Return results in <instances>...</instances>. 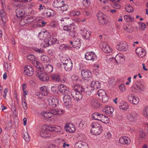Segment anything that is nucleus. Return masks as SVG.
<instances>
[{
    "instance_id": "f257e3e1",
    "label": "nucleus",
    "mask_w": 148,
    "mask_h": 148,
    "mask_svg": "<svg viewBox=\"0 0 148 148\" xmlns=\"http://www.w3.org/2000/svg\"><path fill=\"white\" fill-rule=\"evenodd\" d=\"M97 19L99 21L100 25H107L109 23V21L105 15H103L101 12L98 13L96 14Z\"/></svg>"
},
{
    "instance_id": "f03ea898",
    "label": "nucleus",
    "mask_w": 148,
    "mask_h": 148,
    "mask_svg": "<svg viewBox=\"0 0 148 148\" xmlns=\"http://www.w3.org/2000/svg\"><path fill=\"white\" fill-rule=\"evenodd\" d=\"M47 101L49 106H52L53 107H56L58 104V99L54 96L48 97Z\"/></svg>"
},
{
    "instance_id": "7ed1b4c3",
    "label": "nucleus",
    "mask_w": 148,
    "mask_h": 148,
    "mask_svg": "<svg viewBox=\"0 0 148 148\" xmlns=\"http://www.w3.org/2000/svg\"><path fill=\"white\" fill-rule=\"evenodd\" d=\"M100 47L102 51L105 53H111L112 49L111 48L106 42H103L100 44Z\"/></svg>"
},
{
    "instance_id": "20e7f679",
    "label": "nucleus",
    "mask_w": 148,
    "mask_h": 148,
    "mask_svg": "<svg viewBox=\"0 0 148 148\" xmlns=\"http://www.w3.org/2000/svg\"><path fill=\"white\" fill-rule=\"evenodd\" d=\"M128 100L130 102L135 105L137 104L139 101L138 98L135 97L133 94H130L128 95Z\"/></svg>"
},
{
    "instance_id": "39448f33",
    "label": "nucleus",
    "mask_w": 148,
    "mask_h": 148,
    "mask_svg": "<svg viewBox=\"0 0 148 148\" xmlns=\"http://www.w3.org/2000/svg\"><path fill=\"white\" fill-rule=\"evenodd\" d=\"M71 94L73 98L77 101L81 100L83 97L82 94L80 92H78L75 90H71Z\"/></svg>"
},
{
    "instance_id": "423d86ee",
    "label": "nucleus",
    "mask_w": 148,
    "mask_h": 148,
    "mask_svg": "<svg viewBox=\"0 0 148 148\" xmlns=\"http://www.w3.org/2000/svg\"><path fill=\"white\" fill-rule=\"evenodd\" d=\"M61 21L62 22L63 21H65L63 23L64 25L69 24V25H64L63 27V29L65 31H69L71 29V26L73 25V23H71L70 22L68 21L66 18H62L61 19Z\"/></svg>"
},
{
    "instance_id": "0eeeda50",
    "label": "nucleus",
    "mask_w": 148,
    "mask_h": 148,
    "mask_svg": "<svg viewBox=\"0 0 148 148\" xmlns=\"http://www.w3.org/2000/svg\"><path fill=\"white\" fill-rule=\"evenodd\" d=\"M63 100L64 105L65 106L69 108L71 106V98L70 95H65L63 97Z\"/></svg>"
},
{
    "instance_id": "6e6552de",
    "label": "nucleus",
    "mask_w": 148,
    "mask_h": 148,
    "mask_svg": "<svg viewBox=\"0 0 148 148\" xmlns=\"http://www.w3.org/2000/svg\"><path fill=\"white\" fill-rule=\"evenodd\" d=\"M34 73L33 69L29 66H26L24 67V73L27 76H31Z\"/></svg>"
},
{
    "instance_id": "1a4fd4ad",
    "label": "nucleus",
    "mask_w": 148,
    "mask_h": 148,
    "mask_svg": "<svg viewBox=\"0 0 148 148\" xmlns=\"http://www.w3.org/2000/svg\"><path fill=\"white\" fill-rule=\"evenodd\" d=\"M40 135L42 137L46 138L51 136V131L49 127L47 129H42L40 132Z\"/></svg>"
},
{
    "instance_id": "9d476101",
    "label": "nucleus",
    "mask_w": 148,
    "mask_h": 148,
    "mask_svg": "<svg viewBox=\"0 0 148 148\" xmlns=\"http://www.w3.org/2000/svg\"><path fill=\"white\" fill-rule=\"evenodd\" d=\"M68 64H60V67L61 69H64L67 71H71L72 68V63L71 61H70Z\"/></svg>"
},
{
    "instance_id": "9b49d317",
    "label": "nucleus",
    "mask_w": 148,
    "mask_h": 148,
    "mask_svg": "<svg viewBox=\"0 0 148 148\" xmlns=\"http://www.w3.org/2000/svg\"><path fill=\"white\" fill-rule=\"evenodd\" d=\"M37 76L40 81H47L49 79V75L45 73H39L37 74Z\"/></svg>"
},
{
    "instance_id": "f8f14e48",
    "label": "nucleus",
    "mask_w": 148,
    "mask_h": 148,
    "mask_svg": "<svg viewBox=\"0 0 148 148\" xmlns=\"http://www.w3.org/2000/svg\"><path fill=\"white\" fill-rule=\"evenodd\" d=\"M136 52L138 56L140 58L144 57L146 54V52L143 48L141 47H139L136 49Z\"/></svg>"
},
{
    "instance_id": "ddd939ff",
    "label": "nucleus",
    "mask_w": 148,
    "mask_h": 148,
    "mask_svg": "<svg viewBox=\"0 0 148 148\" xmlns=\"http://www.w3.org/2000/svg\"><path fill=\"white\" fill-rule=\"evenodd\" d=\"M81 75L84 79L90 77L91 76V72L87 69L83 70L81 71Z\"/></svg>"
},
{
    "instance_id": "4468645a",
    "label": "nucleus",
    "mask_w": 148,
    "mask_h": 148,
    "mask_svg": "<svg viewBox=\"0 0 148 148\" xmlns=\"http://www.w3.org/2000/svg\"><path fill=\"white\" fill-rule=\"evenodd\" d=\"M75 148H88V144L84 142L79 141L75 144Z\"/></svg>"
},
{
    "instance_id": "2eb2a0df",
    "label": "nucleus",
    "mask_w": 148,
    "mask_h": 148,
    "mask_svg": "<svg viewBox=\"0 0 148 148\" xmlns=\"http://www.w3.org/2000/svg\"><path fill=\"white\" fill-rule=\"evenodd\" d=\"M117 47L118 50L122 51H126L128 48L126 43L125 42L119 43V44L117 45Z\"/></svg>"
},
{
    "instance_id": "dca6fc26",
    "label": "nucleus",
    "mask_w": 148,
    "mask_h": 148,
    "mask_svg": "<svg viewBox=\"0 0 148 148\" xmlns=\"http://www.w3.org/2000/svg\"><path fill=\"white\" fill-rule=\"evenodd\" d=\"M16 16L18 18L22 19L24 18L25 11L22 9H17L16 11Z\"/></svg>"
},
{
    "instance_id": "f3484780",
    "label": "nucleus",
    "mask_w": 148,
    "mask_h": 148,
    "mask_svg": "<svg viewBox=\"0 0 148 148\" xmlns=\"http://www.w3.org/2000/svg\"><path fill=\"white\" fill-rule=\"evenodd\" d=\"M119 142L123 145L128 144L130 143L131 140L130 138L126 136H123L120 138Z\"/></svg>"
},
{
    "instance_id": "a211bd4d",
    "label": "nucleus",
    "mask_w": 148,
    "mask_h": 148,
    "mask_svg": "<svg viewBox=\"0 0 148 148\" xmlns=\"http://www.w3.org/2000/svg\"><path fill=\"white\" fill-rule=\"evenodd\" d=\"M113 111V108L108 106H106L105 108L103 109V112L110 116H111Z\"/></svg>"
},
{
    "instance_id": "6ab92c4d",
    "label": "nucleus",
    "mask_w": 148,
    "mask_h": 148,
    "mask_svg": "<svg viewBox=\"0 0 148 148\" xmlns=\"http://www.w3.org/2000/svg\"><path fill=\"white\" fill-rule=\"evenodd\" d=\"M58 88L59 90L62 93L66 94L69 92L68 88L62 84L59 85Z\"/></svg>"
},
{
    "instance_id": "aec40b11",
    "label": "nucleus",
    "mask_w": 148,
    "mask_h": 148,
    "mask_svg": "<svg viewBox=\"0 0 148 148\" xmlns=\"http://www.w3.org/2000/svg\"><path fill=\"white\" fill-rule=\"evenodd\" d=\"M96 56L93 52H88L86 53L85 55L86 59L88 60H92L93 61L96 58Z\"/></svg>"
},
{
    "instance_id": "412c9836",
    "label": "nucleus",
    "mask_w": 148,
    "mask_h": 148,
    "mask_svg": "<svg viewBox=\"0 0 148 148\" xmlns=\"http://www.w3.org/2000/svg\"><path fill=\"white\" fill-rule=\"evenodd\" d=\"M64 4V1L61 0H55L53 3V5L56 8H60Z\"/></svg>"
},
{
    "instance_id": "4be33fe9",
    "label": "nucleus",
    "mask_w": 148,
    "mask_h": 148,
    "mask_svg": "<svg viewBox=\"0 0 148 148\" xmlns=\"http://www.w3.org/2000/svg\"><path fill=\"white\" fill-rule=\"evenodd\" d=\"M102 127L101 126L94 129H91V132L93 135H99L101 133L102 131Z\"/></svg>"
},
{
    "instance_id": "5701e85b",
    "label": "nucleus",
    "mask_w": 148,
    "mask_h": 148,
    "mask_svg": "<svg viewBox=\"0 0 148 148\" xmlns=\"http://www.w3.org/2000/svg\"><path fill=\"white\" fill-rule=\"evenodd\" d=\"M60 61L62 62V63L59 64V66L60 64H67V63H69L68 62L70 61H71L70 58L67 57H66V56H62L60 59Z\"/></svg>"
},
{
    "instance_id": "b1692460",
    "label": "nucleus",
    "mask_w": 148,
    "mask_h": 148,
    "mask_svg": "<svg viewBox=\"0 0 148 148\" xmlns=\"http://www.w3.org/2000/svg\"><path fill=\"white\" fill-rule=\"evenodd\" d=\"M49 127L51 132L53 131L56 132H60L62 129L61 127L58 125H50Z\"/></svg>"
},
{
    "instance_id": "393cba45",
    "label": "nucleus",
    "mask_w": 148,
    "mask_h": 148,
    "mask_svg": "<svg viewBox=\"0 0 148 148\" xmlns=\"http://www.w3.org/2000/svg\"><path fill=\"white\" fill-rule=\"evenodd\" d=\"M112 2V5L113 8L116 9H119L121 7L120 5L118 3L116 2H119L121 0H110Z\"/></svg>"
},
{
    "instance_id": "a878e982",
    "label": "nucleus",
    "mask_w": 148,
    "mask_h": 148,
    "mask_svg": "<svg viewBox=\"0 0 148 148\" xmlns=\"http://www.w3.org/2000/svg\"><path fill=\"white\" fill-rule=\"evenodd\" d=\"M81 40L80 38H76L73 40V47L76 48H79L81 45Z\"/></svg>"
},
{
    "instance_id": "bb28decb",
    "label": "nucleus",
    "mask_w": 148,
    "mask_h": 148,
    "mask_svg": "<svg viewBox=\"0 0 148 148\" xmlns=\"http://www.w3.org/2000/svg\"><path fill=\"white\" fill-rule=\"evenodd\" d=\"M90 86L93 88L94 90L99 88L101 87L100 83L97 81H92L90 84Z\"/></svg>"
},
{
    "instance_id": "cd10ccee",
    "label": "nucleus",
    "mask_w": 148,
    "mask_h": 148,
    "mask_svg": "<svg viewBox=\"0 0 148 148\" xmlns=\"http://www.w3.org/2000/svg\"><path fill=\"white\" fill-rule=\"evenodd\" d=\"M65 128L67 132L70 133H73L75 131L74 126L71 124L66 125Z\"/></svg>"
},
{
    "instance_id": "c85d7f7f",
    "label": "nucleus",
    "mask_w": 148,
    "mask_h": 148,
    "mask_svg": "<svg viewBox=\"0 0 148 148\" xmlns=\"http://www.w3.org/2000/svg\"><path fill=\"white\" fill-rule=\"evenodd\" d=\"M73 89L72 90H75L78 92H83L84 91V89L83 88L81 85L77 84L74 85L73 86Z\"/></svg>"
},
{
    "instance_id": "c756f323",
    "label": "nucleus",
    "mask_w": 148,
    "mask_h": 148,
    "mask_svg": "<svg viewBox=\"0 0 148 148\" xmlns=\"http://www.w3.org/2000/svg\"><path fill=\"white\" fill-rule=\"evenodd\" d=\"M50 111L51 112L52 114L57 115L59 114L61 115L63 114L64 111L63 110H61L60 111L58 109H51Z\"/></svg>"
},
{
    "instance_id": "7c9ffc66",
    "label": "nucleus",
    "mask_w": 148,
    "mask_h": 148,
    "mask_svg": "<svg viewBox=\"0 0 148 148\" xmlns=\"http://www.w3.org/2000/svg\"><path fill=\"white\" fill-rule=\"evenodd\" d=\"M99 121L105 123H107L109 122V120L107 116L101 114Z\"/></svg>"
},
{
    "instance_id": "2f4dec72",
    "label": "nucleus",
    "mask_w": 148,
    "mask_h": 148,
    "mask_svg": "<svg viewBox=\"0 0 148 148\" xmlns=\"http://www.w3.org/2000/svg\"><path fill=\"white\" fill-rule=\"evenodd\" d=\"M137 114L135 112H133L128 114L127 117L129 120L133 121L134 120L135 118L137 117Z\"/></svg>"
},
{
    "instance_id": "473e14b6",
    "label": "nucleus",
    "mask_w": 148,
    "mask_h": 148,
    "mask_svg": "<svg viewBox=\"0 0 148 148\" xmlns=\"http://www.w3.org/2000/svg\"><path fill=\"white\" fill-rule=\"evenodd\" d=\"M44 14L48 17L53 16L55 14V13L54 11L51 9H47L45 11Z\"/></svg>"
},
{
    "instance_id": "72a5a7b5",
    "label": "nucleus",
    "mask_w": 148,
    "mask_h": 148,
    "mask_svg": "<svg viewBox=\"0 0 148 148\" xmlns=\"http://www.w3.org/2000/svg\"><path fill=\"white\" fill-rule=\"evenodd\" d=\"M91 106L95 108H97L100 106L98 100L96 99H93L91 101Z\"/></svg>"
},
{
    "instance_id": "f704fd0d",
    "label": "nucleus",
    "mask_w": 148,
    "mask_h": 148,
    "mask_svg": "<svg viewBox=\"0 0 148 148\" xmlns=\"http://www.w3.org/2000/svg\"><path fill=\"white\" fill-rule=\"evenodd\" d=\"M40 92L42 95H47L48 93L47 87L46 86H42L40 88Z\"/></svg>"
},
{
    "instance_id": "c9c22d12",
    "label": "nucleus",
    "mask_w": 148,
    "mask_h": 148,
    "mask_svg": "<svg viewBox=\"0 0 148 148\" xmlns=\"http://www.w3.org/2000/svg\"><path fill=\"white\" fill-rule=\"evenodd\" d=\"M119 108L123 110H126L129 108V104L127 102H123L119 106Z\"/></svg>"
},
{
    "instance_id": "e433bc0d",
    "label": "nucleus",
    "mask_w": 148,
    "mask_h": 148,
    "mask_svg": "<svg viewBox=\"0 0 148 148\" xmlns=\"http://www.w3.org/2000/svg\"><path fill=\"white\" fill-rule=\"evenodd\" d=\"M94 90L93 88H92L90 85V86H89L86 88L84 89V91L86 92V95H90L91 94V93Z\"/></svg>"
},
{
    "instance_id": "4c0bfd02",
    "label": "nucleus",
    "mask_w": 148,
    "mask_h": 148,
    "mask_svg": "<svg viewBox=\"0 0 148 148\" xmlns=\"http://www.w3.org/2000/svg\"><path fill=\"white\" fill-rule=\"evenodd\" d=\"M101 115L100 113L95 112L92 114L91 117L95 120L99 121Z\"/></svg>"
},
{
    "instance_id": "58836bf2",
    "label": "nucleus",
    "mask_w": 148,
    "mask_h": 148,
    "mask_svg": "<svg viewBox=\"0 0 148 148\" xmlns=\"http://www.w3.org/2000/svg\"><path fill=\"white\" fill-rule=\"evenodd\" d=\"M41 114L46 119H48L51 118L52 116V114L50 112H49L44 111L41 112Z\"/></svg>"
},
{
    "instance_id": "ea45409f",
    "label": "nucleus",
    "mask_w": 148,
    "mask_h": 148,
    "mask_svg": "<svg viewBox=\"0 0 148 148\" xmlns=\"http://www.w3.org/2000/svg\"><path fill=\"white\" fill-rule=\"evenodd\" d=\"M53 80L59 82L60 79V75L57 74H54L51 75V77Z\"/></svg>"
},
{
    "instance_id": "a19ab883",
    "label": "nucleus",
    "mask_w": 148,
    "mask_h": 148,
    "mask_svg": "<svg viewBox=\"0 0 148 148\" xmlns=\"http://www.w3.org/2000/svg\"><path fill=\"white\" fill-rule=\"evenodd\" d=\"M53 68L52 66L49 64H48L46 65L45 71L47 73H50L53 71Z\"/></svg>"
},
{
    "instance_id": "79ce46f5",
    "label": "nucleus",
    "mask_w": 148,
    "mask_h": 148,
    "mask_svg": "<svg viewBox=\"0 0 148 148\" xmlns=\"http://www.w3.org/2000/svg\"><path fill=\"white\" fill-rule=\"evenodd\" d=\"M123 28L125 31L128 32H132L133 31L134 28L131 25L125 26Z\"/></svg>"
},
{
    "instance_id": "37998d69",
    "label": "nucleus",
    "mask_w": 148,
    "mask_h": 148,
    "mask_svg": "<svg viewBox=\"0 0 148 148\" xmlns=\"http://www.w3.org/2000/svg\"><path fill=\"white\" fill-rule=\"evenodd\" d=\"M41 60L44 63H49L50 60L48 57L46 55H43L41 56Z\"/></svg>"
},
{
    "instance_id": "c03bdc74",
    "label": "nucleus",
    "mask_w": 148,
    "mask_h": 148,
    "mask_svg": "<svg viewBox=\"0 0 148 148\" xmlns=\"http://www.w3.org/2000/svg\"><path fill=\"white\" fill-rule=\"evenodd\" d=\"M91 34V32L90 31H86L84 34H82L83 37L87 40L90 39V36Z\"/></svg>"
},
{
    "instance_id": "a18cd8bd",
    "label": "nucleus",
    "mask_w": 148,
    "mask_h": 148,
    "mask_svg": "<svg viewBox=\"0 0 148 148\" xmlns=\"http://www.w3.org/2000/svg\"><path fill=\"white\" fill-rule=\"evenodd\" d=\"M97 94L99 97H103L104 96L106 95L105 91L103 89H99L97 92Z\"/></svg>"
},
{
    "instance_id": "49530a36",
    "label": "nucleus",
    "mask_w": 148,
    "mask_h": 148,
    "mask_svg": "<svg viewBox=\"0 0 148 148\" xmlns=\"http://www.w3.org/2000/svg\"><path fill=\"white\" fill-rule=\"evenodd\" d=\"M22 101L23 108L24 110H26L27 108V106L25 98H23L22 99Z\"/></svg>"
},
{
    "instance_id": "de8ad7c7",
    "label": "nucleus",
    "mask_w": 148,
    "mask_h": 148,
    "mask_svg": "<svg viewBox=\"0 0 148 148\" xmlns=\"http://www.w3.org/2000/svg\"><path fill=\"white\" fill-rule=\"evenodd\" d=\"M124 58V56L121 54H118L116 56L115 59L116 61L118 62L121 60V59H123Z\"/></svg>"
},
{
    "instance_id": "09e8293b",
    "label": "nucleus",
    "mask_w": 148,
    "mask_h": 148,
    "mask_svg": "<svg viewBox=\"0 0 148 148\" xmlns=\"http://www.w3.org/2000/svg\"><path fill=\"white\" fill-rule=\"evenodd\" d=\"M60 8V10L62 12L65 13V12L68 9V6L67 5L65 4L62 5Z\"/></svg>"
},
{
    "instance_id": "8fccbe9b",
    "label": "nucleus",
    "mask_w": 148,
    "mask_h": 148,
    "mask_svg": "<svg viewBox=\"0 0 148 148\" xmlns=\"http://www.w3.org/2000/svg\"><path fill=\"white\" fill-rule=\"evenodd\" d=\"M143 112L144 115L148 118V106H145L144 108Z\"/></svg>"
},
{
    "instance_id": "3c124183",
    "label": "nucleus",
    "mask_w": 148,
    "mask_h": 148,
    "mask_svg": "<svg viewBox=\"0 0 148 148\" xmlns=\"http://www.w3.org/2000/svg\"><path fill=\"white\" fill-rule=\"evenodd\" d=\"M101 126L99 123L97 122L92 123L91 124L92 128L91 129H94Z\"/></svg>"
},
{
    "instance_id": "603ef678",
    "label": "nucleus",
    "mask_w": 148,
    "mask_h": 148,
    "mask_svg": "<svg viewBox=\"0 0 148 148\" xmlns=\"http://www.w3.org/2000/svg\"><path fill=\"white\" fill-rule=\"evenodd\" d=\"M132 7L130 5H128L125 7V9L126 11L128 12H132L133 11Z\"/></svg>"
},
{
    "instance_id": "864d4df0",
    "label": "nucleus",
    "mask_w": 148,
    "mask_h": 148,
    "mask_svg": "<svg viewBox=\"0 0 148 148\" xmlns=\"http://www.w3.org/2000/svg\"><path fill=\"white\" fill-rule=\"evenodd\" d=\"M32 63L36 68H41L40 67L41 66V64L39 62L37 61V60H35L33 61V62H32Z\"/></svg>"
},
{
    "instance_id": "5fc2aeb1",
    "label": "nucleus",
    "mask_w": 148,
    "mask_h": 148,
    "mask_svg": "<svg viewBox=\"0 0 148 148\" xmlns=\"http://www.w3.org/2000/svg\"><path fill=\"white\" fill-rule=\"evenodd\" d=\"M27 59L30 60L32 61V62L36 60V57L33 55H29L27 56Z\"/></svg>"
},
{
    "instance_id": "6e6d98bb",
    "label": "nucleus",
    "mask_w": 148,
    "mask_h": 148,
    "mask_svg": "<svg viewBox=\"0 0 148 148\" xmlns=\"http://www.w3.org/2000/svg\"><path fill=\"white\" fill-rule=\"evenodd\" d=\"M120 91L122 92H125L126 91V87L124 84H121L119 86Z\"/></svg>"
},
{
    "instance_id": "4d7b16f0",
    "label": "nucleus",
    "mask_w": 148,
    "mask_h": 148,
    "mask_svg": "<svg viewBox=\"0 0 148 148\" xmlns=\"http://www.w3.org/2000/svg\"><path fill=\"white\" fill-rule=\"evenodd\" d=\"M71 78L73 82L75 83H77V82L79 80V77L78 76L76 75H74L72 76Z\"/></svg>"
},
{
    "instance_id": "13d9d810",
    "label": "nucleus",
    "mask_w": 148,
    "mask_h": 148,
    "mask_svg": "<svg viewBox=\"0 0 148 148\" xmlns=\"http://www.w3.org/2000/svg\"><path fill=\"white\" fill-rule=\"evenodd\" d=\"M90 1L91 0H83V5L86 7H88L90 4Z\"/></svg>"
},
{
    "instance_id": "bf43d9fd",
    "label": "nucleus",
    "mask_w": 148,
    "mask_h": 148,
    "mask_svg": "<svg viewBox=\"0 0 148 148\" xmlns=\"http://www.w3.org/2000/svg\"><path fill=\"white\" fill-rule=\"evenodd\" d=\"M35 19V17L33 16L27 17L26 19L27 21L26 23H31L34 21Z\"/></svg>"
},
{
    "instance_id": "052dcab7",
    "label": "nucleus",
    "mask_w": 148,
    "mask_h": 148,
    "mask_svg": "<svg viewBox=\"0 0 148 148\" xmlns=\"http://www.w3.org/2000/svg\"><path fill=\"white\" fill-rule=\"evenodd\" d=\"M101 98L102 101L104 103L108 101V97L106 95L103 96V97H101Z\"/></svg>"
},
{
    "instance_id": "680f3d73",
    "label": "nucleus",
    "mask_w": 148,
    "mask_h": 148,
    "mask_svg": "<svg viewBox=\"0 0 148 148\" xmlns=\"http://www.w3.org/2000/svg\"><path fill=\"white\" fill-rule=\"evenodd\" d=\"M125 20L127 22L130 21L132 20V18L129 16L125 15L124 16Z\"/></svg>"
},
{
    "instance_id": "e2e57ef3",
    "label": "nucleus",
    "mask_w": 148,
    "mask_h": 148,
    "mask_svg": "<svg viewBox=\"0 0 148 148\" xmlns=\"http://www.w3.org/2000/svg\"><path fill=\"white\" fill-rule=\"evenodd\" d=\"M33 50L39 53H42L43 52V49L41 48L38 49L36 47H34L33 48Z\"/></svg>"
},
{
    "instance_id": "0e129e2a",
    "label": "nucleus",
    "mask_w": 148,
    "mask_h": 148,
    "mask_svg": "<svg viewBox=\"0 0 148 148\" xmlns=\"http://www.w3.org/2000/svg\"><path fill=\"white\" fill-rule=\"evenodd\" d=\"M39 7V10L42 12L44 11V13H45V11L47 9L45 6H42V5H40Z\"/></svg>"
},
{
    "instance_id": "69168bd1",
    "label": "nucleus",
    "mask_w": 148,
    "mask_h": 148,
    "mask_svg": "<svg viewBox=\"0 0 148 148\" xmlns=\"http://www.w3.org/2000/svg\"><path fill=\"white\" fill-rule=\"evenodd\" d=\"M69 35L71 37H75L76 35V32L74 31H71L69 33Z\"/></svg>"
},
{
    "instance_id": "338daca9",
    "label": "nucleus",
    "mask_w": 148,
    "mask_h": 148,
    "mask_svg": "<svg viewBox=\"0 0 148 148\" xmlns=\"http://www.w3.org/2000/svg\"><path fill=\"white\" fill-rule=\"evenodd\" d=\"M23 138L27 142L29 141L30 139V137L27 133L24 134Z\"/></svg>"
},
{
    "instance_id": "774afa93",
    "label": "nucleus",
    "mask_w": 148,
    "mask_h": 148,
    "mask_svg": "<svg viewBox=\"0 0 148 148\" xmlns=\"http://www.w3.org/2000/svg\"><path fill=\"white\" fill-rule=\"evenodd\" d=\"M136 88L137 89H138L140 91H142L143 90V85L142 84H140V86L139 85V84L138 85L136 84Z\"/></svg>"
}]
</instances>
